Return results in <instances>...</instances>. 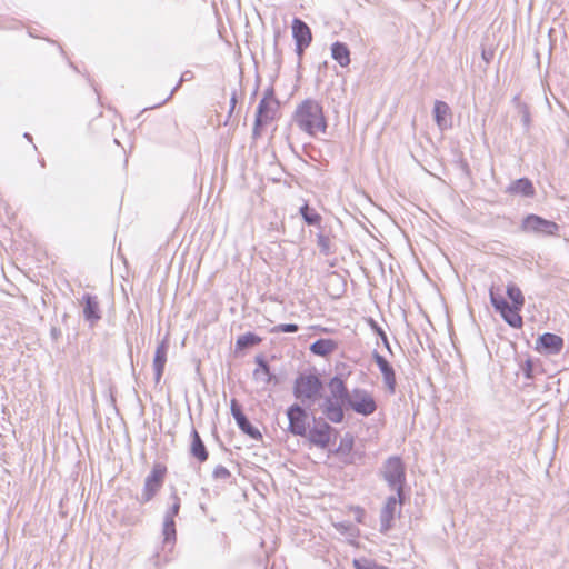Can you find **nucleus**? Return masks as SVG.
<instances>
[{
	"mask_svg": "<svg viewBox=\"0 0 569 569\" xmlns=\"http://www.w3.org/2000/svg\"><path fill=\"white\" fill-rule=\"evenodd\" d=\"M330 396H327L322 403L320 405V409L330 422L332 423H341L345 419L343 407L350 398V390L347 388L345 378L342 375H337L332 377L328 383Z\"/></svg>",
	"mask_w": 569,
	"mask_h": 569,
	"instance_id": "nucleus-1",
	"label": "nucleus"
},
{
	"mask_svg": "<svg viewBox=\"0 0 569 569\" xmlns=\"http://www.w3.org/2000/svg\"><path fill=\"white\" fill-rule=\"evenodd\" d=\"M293 121L301 131L309 136H316L318 132L325 133L327 130L322 104L315 99H306L297 106Z\"/></svg>",
	"mask_w": 569,
	"mask_h": 569,
	"instance_id": "nucleus-2",
	"label": "nucleus"
},
{
	"mask_svg": "<svg viewBox=\"0 0 569 569\" xmlns=\"http://www.w3.org/2000/svg\"><path fill=\"white\" fill-rule=\"evenodd\" d=\"M379 475L387 482L389 489L395 491L398 497L402 498L405 496L406 466L400 457H389L382 463Z\"/></svg>",
	"mask_w": 569,
	"mask_h": 569,
	"instance_id": "nucleus-3",
	"label": "nucleus"
},
{
	"mask_svg": "<svg viewBox=\"0 0 569 569\" xmlns=\"http://www.w3.org/2000/svg\"><path fill=\"white\" fill-rule=\"evenodd\" d=\"M322 381L315 373L299 375L293 385V395L302 403L315 402L321 397Z\"/></svg>",
	"mask_w": 569,
	"mask_h": 569,
	"instance_id": "nucleus-4",
	"label": "nucleus"
},
{
	"mask_svg": "<svg viewBox=\"0 0 569 569\" xmlns=\"http://www.w3.org/2000/svg\"><path fill=\"white\" fill-rule=\"evenodd\" d=\"M345 407L356 413L368 417L376 412L378 406L372 393L363 388H355L350 392Z\"/></svg>",
	"mask_w": 569,
	"mask_h": 569,
	"instance_id": "nucleus-5",
	"label": "nucleus"
},
{
	"mask_svg": "<svg viewBox=\"0 0 569 569\" xmlns=\"http://www.w3.org/2000/svg\"><path fill=\"white\" fill-rule=\"evenodd\" d=\"M167 467L162 463H154L151 472L146 477L141 496L138 498L140 505L151 501L163 486Z\"/></svg>",
	"mask_w": 569,
	"mask_h": 569,
	"instance_id": "nucleus-6",
	"label": "nucleus"
},
{
	"mask_svg": "<svg viewBox=\"0 0 569 569\" xmlns=\"http://www.w3.org/2000/svg\"><path fill=\"white\" fill-rule=\"evenodd\" d=\"M521 230L543 236H555L559 231V226L537 214H528L521 222Z\"/></svg>",
	"mask_w": 569,
	"mask_h": 569,
	"instance_id": "nucleus-7",
	"label": "nucleus"
},
{
	"mask_svg": "<svg viewBox=\"0 0 569 569\" xmlns=\"http://www.w3.org/2000/svg\"><path fill=\"white\" fill-rule=\"evenodd\" d=\"M405 496L402 498L396 496H390L387 498L385 506L380 511V532H388L392 526L396 516L401 513V506L403 505Z\"/></svg>",
	"mask_w": 569,
	"mask_h": 569,
	"instance_id": "nucleus-8",
	"label": "nucleus"
},
{
	"mask_svg": "<svg viewBox=\"0 0 569 569\" xmlns=\"http://www.w3.org/2000/svg\"><path fill=\"white\" fill-rule=\"evenodd\" d=\"M313 421L315 425L307 430L306 437L312 445L325 449L329 446L331 441V435L332 432H336V430L322 418L318 420L313 418Z\"/></svg>",
	"mask_w": 569,
	"mask_h": 569,
	"instance_id": "nucleus-9",
	"label": "nucleus"
},
{
	"mask_svg": "<svg viewBox=\"0 0 569 569\" xmlns=\"http://www.w3.org/2000/svg\"><path fill=\"white\" fill-rule=\"evenodd\" d=\"M287 417L289 420L288 430L295 436L306 437L309 427L307 410L300 405L293 403L287 409Z\"/></svg>",
	"mask_w": 569,
	"mask_h": 569,
	"instance_id": "nucleus-10",
	"label": "nucleus"
},
{
	"mask_svg": "<svg viewBox=\"0 0 569 569\" xmlns=\"http://www.w3.org/2000/svg\"><path fill=\"white\" fill-rule=\"evenodd\" d=\"M292 37L296 42V53L299 60L302 59L305 50L310 46L312 41V32L309 26L301 19L295 18L292 20Z\"/></svg>",
	"mask_w": 569,
	"mask_h": 569,
	"instance_id": "nucleus-11",
	"label": "nucleus"
},
{
	"mask_svg": "<svg viewBox=\"0 0 569 569\" xmlns=\"http://www.w3.org/2000/svg\"><path fill=\"white\" fill-rule=\"evenodd\" d=\"M278 101H260L257 108L252 134L253 138L261 136V128L271 122L278 111Z\"/></svg>",
	"mask_w": 569,
	"mask_h": 569,
	"instance_id": "nucleus-12",
	"label": "nucleus"
},
{
	"mask_svg": "<svg viewBox=\"0 0 569 569\" xmlns=\"http://www.w3.org/2000/svg\"><path fill=\"white\" fill-rule=\"evenodd\" d=\"M372 359L376 362V365L378 366V368L382 375L386 389L388 390V392L390 395H393L396 392V387H397V379H396V372H395L393 367L378 351H373Z\"/></svg>",
	"mask_w": 569,
	"mask_h": 569,
	"instance_id": "nucleus-13",
	"label": "nucleus"
},
{
	"mask_svg": "<svg viewBox=\"0 0 569 569\" xmlns=\"http://www.w3.org/2000/svg\"><path fill=\"white\" fill-rule=\"evenodd\" d=\"M563 347V339L555 333L546 332L537 341V350L547 355H558Z\"/></svg>",
	"mask_w": 569,
	"mask_h": 569,
	"instance_id": "nucleus-14",
	"label": "nucleus"
},
{
	"mask_svg": "<svg viewBox=\"0 0 569 569\" xmlns=\"http://www.w3.org/2000/svg\"><path fill=\"white\" fill-rule=\"evenodd\" d=\"M84 303L83 317L91 326L96 325L101 319L99 301L96 296L84 293L82 297Z\"/></svg>",
	"mask_w": 569,
	"mask_h": 569,
	"instance_id": "nucleus-15",
	"label": "nucleus"
},
{
	"mask_svg": "<svg viewBox=\"0 0 569 569\" xmlns=\"http://www.w3.org/2000/svg\"><path fill=\"white\" fill-rule=\"evenodd\" d=\"M168 349H169V345L166 340L161 341L156 349L154 358H153V370H154L156 383H159L162 378V375L164 371V366L167 362Z\"/></svg>",
	"mask_w": 569,
	"mask_h": 569,
	"instance_id": "nucleus-16",
	"label": "nucleus"
},
{
	"mask_svg": "<svg viewBox=\"0 0 569 569\" xmlns=\"http://www.w3.org/2000/svg\"><path fill=\"white\" fill-rule=\"evenodd\" d=\"M451 110L445 101L436 100L433 106V118L440 130H445L451 126L449 119Z\"/></svg>",
	"mask_w": 569,
	"mask_h": 569,
	"instance_id": "nucleus-17",
	"label": "nucleus"
},
{
	"mask_svg": "<svg viewBox=\"0 0 569 569\" xmlns=\"http://www.w3.org/2000/svg\"><path fill=\"white\" fill-rule=\"evenodd\" d=\"M190 455L196 458L200 463L208 460L209 452L204 442L202 441L199 432L193 428L191 431Z\"/></svg>",
	"mask_w": 569,
	"mask_h": 569,
	"instance_id": "nucleus-18",
	"label": "nucleus"
},
{
	"mask_svg": "<svg viewBox=\"0 0 569 569\" xmlns=\"http://www.w3.org/2000/svg\"><path fill=\"white\" fill-rule=\"evenodd\" d=\"M258 368L253 371V379L262 382L264 386L269 385L276 377L271 373L270 367L263 356L256 357Z\"/></svg>",
	"mask_w": 569,
	"mask_h": 569,
	"instance_id": "nucleus-19",
	"label": "nucleus"
},
{
	"mask_svg": "<svg viewBox=\"0 0 569 569\" xmlns=\"http://www.w3.org/2000/svg\"><path fill=\"white\" fill-rule=\"evenodd\" d=\"M507 192L510 194L533 197L536 191H535V187H533L532 182L528 178H520L518 180L512 181L508 186Z\"/></svg>",
	"mask_w": 569,
	"mask_h": 569,
	"instance_id": "nucleus-20",
	"label": "nucleus"
},
{
	"mask_svg": "<svg viewBox=\"0 0 569 569\" xmlns=\"http://www.w3.org/2000/svg\"><path fill=\"white\" fill-rule=\"evenodd\" d=\"M338 347V343L331 339H318L310 346V351L320 357L331 355Z\"/></svg>",
	"mask_w": 569,
	"mask_h": 569,
	"instance_id": "nucleus-21",
	"label": "nucleus"
},
{
	"mask_svg": "<svg viewBox=\"0 0 569 569\" xmlns=\"http://www.w3.org/2000/svg\"><path fill=\"white\" fill-rule=\"evenodd\" d=\"M331 57L341 66L347 67L350 63V50L343 42L336 41L331 46Z\"/></svg>",
	"mask_w": 569,
	"mask_h": 569,
	"instance_id": "nucleus-22",
	"label": "nucleus"
},
{
	"mask_svg": "<svg viewBox=\"0 0 569 569\" xmlns=\"http://www.w3.org/2000/svg\"><path fill=\"white\" fill-rule=\"evenodd\" d=\"M521 308H516L515 306L508 305L503 310H499L498 312L503 318V320L511 326L512 328H521L522 327V317L519 311Z\"/></svg>",
	"mask_w": 569,
	"mask_h": 569,
	"instance_id": "nucleus-23",
	"label": "nucleus"
},
{
	"mask_svg": "<svg viewBox=\"0 0 569 569\" xmlns=\"http://www.w3.org/2000/svg\"><path fill=\"white\" fill-rule=\"evenodd\" d=\"M162 535H163V548H168L169 550H171L173 545L176 543V536H177L174 520H172V519L163 520Z\"/></svg>",
	"mask_w": 569,
	"mask_h": 569,
	"instance_id": "nucleus-24",
	"label": "nucleus"
},
{
	"mask_svg": "<svg viewBox=\"0 0 569 569\" xmlns=\"http://www.w3.org/2000/svg\"><path fill=\"white\" fill-rule=\"evenodd\" d=\"M303 221L308 226H317L320 227L321 216L312 208H310L307 203H305L299 210Z\"/></svg>",
	"mask_w": 569,
	"mask_h": 569,
	"instance_id": "nucleus-25",
	"label": "nucleus"
},
{
	"mask_svg": "<svg viewBox=\"0 0 569 569\" xmlns=\"http://www.w3.org/2000/svg\"><path fill=\"white\" fill-rule=\"evenodd\" d=\"M507 296L511 300L512 305L516 308H522L525 305V297L518 286L515 283H509L507 286Z\"/></svg>",
	"mask_w": 569,
	"mask_h": 569,
	"instance_id": "nucleus-26",
	"label": "nucleus"
},
{
	"mask_svg": "<svg viewBox=\"0 0 569 569\" xmlns=\"http://www.w3.org/2000/svg\"><path fill=\"white\" fill-rule=\"evenodd\" d=\"M489 297L490 302L497 312L501 309L503 310V308L509 305L508 301L503 298L500 288H496L495 286H491L489 290Z\"/></svg>",
	"mask_w": 569,
	"mask_h": 569,
	"instance_id": "nucleus-27",
	"label": "nucleus"
},
{
	"mask_svg": "<svg viewBox=\"0 0 569 569\" xmlns=\"http://www.w3.org/2000/svg\"><path fill=\"white\" fill-rule=\"evenodd\" d=\"M513 103L518 110L523 127L526 129H529L531 124L529 107L525 102H522L518 96L513 98Z\"/></svg>",
	"mask_w": 569,
	"mask_h": 569,
	"instance_id": "nucleus-28",
	"label": "nucleus"
},
{
	"mask_svg": "<svg viewBox=\"0 0 569 569\" xmlns=\"http://www.w3.org/2000/svg\"><path fill=\"white\" fill-rule=\"evenodd\" d=\"M261 342V338L253 332H247L240 337H238L236 346L238 349H247L259 345Z\"/></svg>",
	"mask_w": 569,
	"mask_h": 569,
	"instance_id": "nucleus-29",
	"label": "nucleus"
},
{
	"mask_svg": "<svg viewBox=\"0 0 569 569\" xmlns=\"http://www.w3.org/2000/svg\"><path fill=\"white\" fill-rule=\"evenodd\" d=\"M239 429L246 433L247 436H249L251 439H254V440H260L262 439V435L261 432L256 428L253 427L250 421L248 420L247 417H244L243 419H240L238 422H237Z\"/></svg>",
	"mask_w": 569,
	"mask_h": 569,
	"instance_id": "nucleus-30",
	"label": "nucleus"
},
{
	"mask_svg": "<svg viewBox=\"0 0 569 569\" xmlns=\"http://www.w3.org/2000/svg\"><path fill=\"white\" fill-rule=\"evenodd\" d=\"M331 239L327 236L322 230L317 233V246L319 251L323 256H330L332 253L331 250Z\"/></svg>",
	"mask_w": 569,
	"mask_h": 569,
	"instance_id": "nucleus-31",
	"label": "nucleus"
},
{
	"mask_svg": "<svg viewBox=\"0 0 569 569\" xmlns=\"http://www.w3.org/2000/svg\"><path fill=\"white\" fill-rule=\"evenodd\" d=\"M369 325H370L371 329L379 336V338L381 339L386 349L390 353H392L390 342H389L388 337H387L386 332L383 331V329L372 318L369 319Z\"/></svg>",
	"mask_w": 569,
	"mask_h": 569,
	"instance_id": "nucleus-32",
	"label": "nucleus"
},
{
	"mask_svg": "<svg viewBox=\"0 0 569 569\" xmlns=\"http://www.w3.org/2000/svg\"><path fill=\"white\" fill-rule=\"evenodd\" d=\"M171 499L173 502L171 507L167 510L164 519L174 520V517L179 513L180 510V498L176 491L171 495Z\"/></svg>",
	"mask_w": 569,
	"mask_h": 569,
	"instance_id": "nucleus-33",
	"label": "nucleus"
},
{
	"mask_svg": "<svg viewBox=\"0 0 569 569\" xmlns=\"http://www.w3.org/2000/svg\"><path fill=\"white\" fill-rule=\"evenodd\" d=\"M299 330L298 325L296 323H280L276 326L271 332L279 333V332H286V333H293Z\"/></svg>",
	"mask_w": 569,
	"mask_h": 569,
	"instance_id": "nucleus-34",
	"label": "nucleus"
},
{
	"mask_svg": "<svg viewBox=\"0 0 569 569\" xmlns=\"http://www.w3.org/2000/svg\"><path fill=\"white\" fill-rule=\"evenodd\" d=\"M353 567L356 569H389L385 566H380L367 560H353Z\"/></svg>",
	"mask_w": 569,
	"mask_h": 569,
	"instance_id": "nucleus-35",
	"label": "nucleus"
},
{
	"mask_svg": "<svg viewBox=\"0 0 569 569\" xmlns=\"http://www.w3.org/2000/svg\"><path fill=\"white\" fill-rule=\"evenodd\" d=\"M213 479L228 480L231 477V472L223 466H217L212 472Z\"/></svg>",
	"mask_w": 569,
	"mask_h": 569,
	"instance_id": "nucleus-36",
	"label": "nucleus"
},
{
	"mask_svg": "<svg viewBox=\"0 0 569 569\" xmlns=\"http://www.w3.org/2000/svg\"><path fill=\"white\" fill-rule=\"evenodd\" d=\"M230 409H231V413H232V417L234 418L236 422H238L240 419H243L246 417L240 405L238 403V401L236 399L231 400Z\"/></svg>",
	"mask_w": 569,
	"mask_h": 569,
	"instance_id": "nucleus-37",
	"label": "nucleus"
},
{
	"mask_svg": "<svg viewBox=\"0 0 569 569\" xmlns=\"http://www.w3.org/2000/svg\"><path fill=\"white\" fill-rule=\"evenodd\" d=\"M141 512L136 515L123 516V521L129 526H133L141 521Z\"/></svg>",
	"mask_w": 569,
	"mask_h": 569,
	"instance_id": "nucleus-38",
	"label": "nucleus"
},
{
	"mask_svg": "<svg viewBox=\"0 0 569 569\" xmlns=\"http://www.w3.org/2000/svg\"><path fill=\"white\" fill-rule=\"evenodd\" d=\"M260 101H277L276 98H274L273 88H268L264 91L263 98Z\"/></svg>",
	"mask_w": 569,
	"mask_h": 569,
	"instance_id": "nucleus-39",
	"label": "nucleus"
},
{
	"mask_svg": "<svg viewBox=\"0 0 569 569\" xmlns=\"http://www.w3.org/2000/svg\"><path fill=\"white\" fill-rule=\"evenodd\" d=\"M336 529L341 532V533H345L347 532L349 529H351V525L349 522H339V523H336L335 525Z\"/></svg>",
	"mask_w": 569,
	"mask_h": 569,
	"instance_id": "nucleus-40",
	"label": "nucleus"
},
{
	"mask_svg": "<svg viewBox=\"0 0 569 569\" xmlns=\"http://www.w3.org/2000/svg\"><path fill=\"white\" fill-rule=\"evenodd\" d=\"M481 56H482V59H483L487 63H489V62L491 61L492 57H493V52H492V51H490V50H486V49H483V50H482Z\"/></svg>",
	"mask_w": 569,
	"mask_h": 569,
	"instance_id": "nucleus-41",
	"label": "nucleus"
},
{
	"mask_svg": "<svg viewBox=\"0 0 569 569\" xmlns=\"http://www.w3.org/2000/svg\"><path fill=\"white\" fill-rule=\"evenodd\" d=\"M352 442H353L352 438H349V439L343 438V439L341 440L340 448L351 449V447H352Z\"/></svg>",
	"mask_w": 569,
	"mask_h": 569,
	"instance_id": "nucleus-42",
	"label": "nucleus"
},
{
	"mask_svg": "<svg viewBox=\"0 0 569 569\" xmlns=\"http://www.w3.org/2000/svg\"><path fill=\"white\" fill-rule=\"evenodd\" d=\"M236 104H237V94H236V92H233L232 96H231V99H230V111H229V113H232V111L236 108Z\"/></svg>",
	"mask_w": 569,
	"mask_h": 569,
	"instance_id": "nucleus-43",
	"label": "nucleus"
},
{
	"mask_svg": "<svg viewBox=\"0 0 569 569\" xmlns=\"http://www.w3.org/2000/svg\"><path fill=\"white\" fill-rule=\"evenodd\" d=\"M179 86H180V82L176 86V88H173V90L170 92L169 97L167 99H164L161 103L157 104V107L166 103L173 96L174 91L178 89ZM153 108H156V106Z\"/></svg>",
	"mask_w": 569,
	"mask_h": 569,
	"instance_id": "nucleus-44",
	"label": "nucleus"
},
{
	"mask_svg": "<svg viewBox=\"0 0 569 569\" xmlns=\"http://www.w3.org/2000/svg\"><path fill=\"white\" fill-rule=\"evenodd\" d=\"M190 73H191L190 71L184 72V73L182 74L181 79H180V83H181L183 80H186V78H189V74H190Z\"/></svg>",
	"mask_w": 569,
	"mask_h": 569,
	"instance_id": "nucleus-45",
	"label": "nucleus"
},
{
	"mask_svg": "<svg viewBox=\"0 0 569 569\" xmlns=\"http://www.w3.org/2000/svg\"><path fill=\"white\" fill-rule=\"evenodd\" d=\"M24 138L28 139L29 141L32 140L31 136L29 133H24Z\"/></svg>",
	"mask_w": 569,
	"mask_h": 569,
	"instance_id": "nucleus-46",
	"label": "nucleus"
},
{
	"mask_svg": "<svg viewBox=\"0 0 569 569\" xmlns=\"http://www.w3.org/2000/svg\"><path fill=\"white\" fill-rule=\"evenodd\" d=\"M52 335H57L56 328L52 329Z\"/></svg>",
	"mask_w": 569,
	"mask_h": 569,
	"instance_id": "nucleus-47",
	"label": "nucleus"
}]
</instances>
